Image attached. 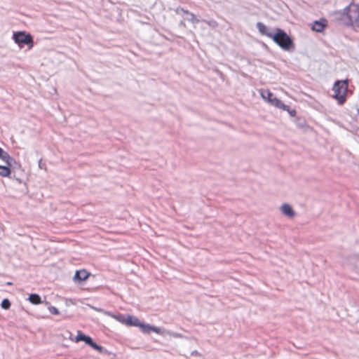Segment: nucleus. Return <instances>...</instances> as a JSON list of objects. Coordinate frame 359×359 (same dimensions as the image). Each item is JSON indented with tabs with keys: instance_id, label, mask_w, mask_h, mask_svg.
Returning a JSON list of instances; mask_svg holds the SVG:
<instances>
[{
	"instance_id": "f257e3e1",
	"label": "nucleus",
	"mask_w": 359,
	"mask_h": 359,
	"mask_svg": "<svg viewBox=\"0 0 359 359\" xmlns=\"http://www.w3.org/2000/svg\"><path fill=\"white\" fill-rule=\"evenodd\" d=\"M336 15L337 20L342 23L353 27L359 16V6L351 4L342 11L337 12Z\"/></svg>"
},
{
	"instance_id": "f03ea898",
	"label": "nucleus",
	"mask_w": 359,
	"mask_h": 359,
	"mask_svg": "<svg viewBox=\"0 0 359 359\" xmlns=\"http://www.w3.org/2000/svg\"><path fill=\"white\" fill-rule=\"evenodd\" d=\"M271 39L284 50H290L294 47L292 39L280 28H276Z\"/></svg>"
},
{
	"instance_id": "7ed1b4c3",
	"label": "nucleus",
	"mask_w": 359,
	"mask_h": 359,
	"mask_svg": "<svg viewBox=\"0 0 359 359\" xmlns=\"http://www.w3.org/2000/svg\"><path fill=\"white\" fill-rule=\"evenodd\" d=\"M348 88V79L337 80L334 82L332 88V90L334 94L333 98H334L339 105H342L346 101V93Z\"/></svg>"
},
{
	"instance_id": "20e7f679",
	"label": "nucleus",
	"mask_w": 359,
	"mask_h": 359,
	"mask_svg": "<svg viewBox=\"0 0 359 359\" xmlns=\"http://www.w3.org/2000/svg\"><path fill=\"white\" fill-rule=\"evenodd\" d=\"M0 159H1L6 165H1L0 170V176L10 177L11 174V168L13 163L17 164V161L11 157L8 152L0 147Z\"/></svg>"
},
{
	"instance_id": "39448f33",
	"label": "nucleus",
	"mask_w": 359,
	"mask_h": 359,
	"mask_svg": "<svg viewBox=\"0 0 359 359\" xmlns=\"http://www.w3.org/2000/svg\"><path fill=\"white\" fill-rule=\"evenodd\" d=\"M13 39L20 48L27 46L30 49L34 46V40L32 36L24 31L13 32Z\"/></svg>"
},
{
	"instance_id": "423d86ee",
	"label": "nucleus",
	"mask_w": 359,
	"mask_h": 359,
	"mask_svg": "<svg viewBox=\"0 0 359 359\" xmlns=\"http://www.w3.org/2000/svg\"><path fill=\"white\" fill-rule=\"evenodd\" d=\"M141 331L145 334H150L151 332H154L157 334H160L161 332V328L153 325H150L149 324H144L143 323H140V327Z\"/></svg>"
},
{
	"instance_id": "0eeeda50",
	"label": "nucleus",
	"mask_w": 359,
	"mask_h": 359,
	"mask_svg": "<svg viewBox=\"0 0 359 359\" xmlns=\"http://www.w3.org/2000/svg\"><path fill=\"white\" fill-rule=\"evenodd\" d=\"M175 12L177 14H180L181 12L184 14H187V17L185 18L184 19L189 22H191L192 23L196 24L199 22V20L196 18V15L194 13L189 12L187 10L184 9L183 8H181V7L177 8V9L175 10Z\"/></svg>"
},
{
	"instance_id": "6e6552de",
	"label": "nucleus",
	"mask_w": 359,
	"mask_h": 359,
	"mask_svg": "<svg viewBox=\"0 0 359 359\" xmlns=\"http://www.w3.org/2000/svg\"><path fill=\"white\" fill-rule=\"evenodd\" d=\"M89 276L90 273L86 270H78L76 271L73 279L75 282L81 283L86 280Z\"/></svg>"
},
{
	"instance_id": "1a4fd4ad",
	"label": "nucleus",
	"mask_w": 359,
	"mask_h": 359,
	"mask_svg": "<svg viewBox=\"0 0 359 359\" xmlns=\"http://www.w3.org/2000/svg\"><path fill=\"white\" fill-rule=\"evenodd\" d=\"M327 26V21L325 19L316 20L313 22L311 29L316 32H321Z\"/></svg>"
},
{
	"instance_id": "9d476101",
	"label": "nucleus",
	"mask_w": 359,
	"mask_h": 359,
	"mask_svg": "<svg viewBox=\"0 0 359 359\" xmlns=\"http://www.w3.org/2000/svg\"><path fill=\"white\" fill-rule=\"evenodd\" d=\"M256 27L261 34L265 35L271 39L274 32L270 31L264 23L258 22Z\"/></svg>"
},
{
	"instance_id": "9b49d317",
	"label": "nucleus",
	"mask_w": 359,
	"mask_h": 359,
	"mask_svg": "<svg viewBox=\"0 0 359 359\" xmlns=\"http://www.w3.org/2000/svg\"><path fill=\"white\" fill-rule=\"evenodd\" d=\"M280 210L283 215H285L289 217H292L295 215V212L292 209V206L289 204L284 203L281 206Z\"/></svg>"
},
{
	"instance_id": "f8f14e48",
	"label": "nucleus",
	"mask_w": 359,
	"mask_h": 359,
	"mask_svg": "<svg viewBox=\"0 0 359 359\" xmlns=\"http://www.w3.org/2000/svg\"><path fill=\"white\" fill-rule=\"evenodd\" d=\"M140 323L141 322L137 317L128 315V318H126V325H127L128 326L140 327Z\"/></svg>"
},
{
	"instance_id": "ddd939ff",
	"label": "nucleus",
	"mask_w": 359,
	"mask_h": 359,
	"mask_svg": "<svg viewBox=\"0 0 359 359\" xmlns=\"http://www.w3.org/2000/svg\"><path fill=\"white\" fill-rule=\"evenodd\" d=\"M92 338L90 336H88L85 334H83L81 331H78L77 336L76 337V341H84L87 345H88L91 342Z\"/></svg>"
},
{
	"instance_id": "4468645a",
	"label": "nucleus",
	"mask_w": 359,
	"mask_h": 359,
	"mask_svg": "<svg viewBox=\"0 0 359 359\" xmlns=\"http://www.w3.org/2000/svg\"><path fill=\"white\" fill-rule=\"evenodd\" d=\"M272 105L279 108V109H284L285 107V104H284L280 100L278 99L276 97H273L271 100L269 102Z\"/></svg>"
},
{
	"instance_id": "2eb2a0df",
	"label": "nucleus",
	"mask_w": 359,
	"mask_h": 359,
	"mask_svg": "<svg viewBox=\"0 0 359 359\" xmlns=\"http://www.w3.org/2000/svg\"><path fill=\"white\" fill-rule=\"evenodd\" d=\"M28 299L33 304H39L42 302L41 297L36 293L29 294Z\"/></svg>"
},
{
	"instance_id": "dca6fc26",
	"label": "nucleus",
	"mask_w": 359,
	"mask_h": 359,
	"mask_svg": "<svg viewBox=\"0 0 359 359\" xmlns=\"http://www.w3.org/2000/svg\"><path fill=\"white\" fill-rule=\"evenodd\" d=\"M88 346H90L92 348L99 351V353H104L107 352V350L103 346L97 344L93 339L91 340V342L88 344Z\"/></svg>"
},
{
	"instance_id": "f3484780",
	"label": "nucleus",
	"mask_w": 359,
	"mask_h": 359,
	"mask_svg": "<svg viewBox=\"0 0 359 359\" xmlns=\"http://www.w3.org/2000/svg\"><path fill=\"white\" fill-rule=\"evenodd\" d=\"M348 262L352 265L356 270L359 271V257L353 256L348 259Z\"/></svg>"
},
{
	"instance_id": "a211bd4d",
	"label": "nucleus",
	"mask_w": 359,
	"mask_h": 359,
	"mask_svg": "<svg viewBox=\"0 0 359 359\" xmlns=\"http://www.w3.org/2000/svg\"><path fill=\"white\" fill-rule=\"evenodd\" d=\"M11 303L8 299H4L1 301V306L3 309L8 310L10 309Z\"/></svg>"
},
{
	"instance_id": "6ab92c4d",
	"label": "nucleus",
	"mask_w": 359,
	"mask_h": 359,
	"mask_svg": "<svg viewBox=\"0 0 359 359\" xmlns=\"http://www.w3.org/2000/svg\"><path fill=\"white\" fill-rule=\"evenodd\" d=\"M262 97L264 99H267L268 102H269L270 100H271L272 97H273V94L271 93L269 90H264L262 92Z\"/></svg>"
},
{
	"instance_id": "aec40b11",
	"label": "nucleus",
	"mask_w": 359,
	"mask_h": 359,
	"mask_svg": "<svg viewBox=\"0 0 359 359\" xmlns=\"http://www.w3.org/2000/svg\"><path fill=\"white\" fill-rule=\"evenodd\" d=\"M126 318H128V315L119 314L116 316V319L123 324H126Z\"/></svg>"
},
{
	"instance_id": "412c9836",
	"label": "nucleus",
	"mask_w": 359,
	"mask_h": 359,
	"mask_svg": "<svg viewBox=\"0 0 359 359\" xmlns=\"http://www.w3.org/2000/svg\"><path fill=\"white\" fill-rule=\"evenodd\" d=\"M285 107L284 109H283L285 111H287L291 116H294L296 115V110L290 109V106L285 104Z\"/></svg>"
},
{
	"instance_id": "4be33fe9",
	"label": "nucleus",
	"mask_w": 359,
	"mask_h": 359,
	"mask_svg": "<svg viewBox=\"0 0 359 359\" xmlns=\"http://www.w3.org/2000/svg\"><path fill=\"white\" fill-rule=\"evenodd\" d=\"M48 309L50 313L53 315H58L60 313L58 309L53 306L50 305L48 306Z\"/></svg>"
},
{
	"instance_id": "5701e85b",
	"label": "nucleus",
	"mask_w": 359,
	"mask_h": 359,
	"mask_svg": "<svg viewBox=\"0 0 359 359\" xmlns=\"http://www.w3.org/2000/svg\"><path fill=\"white\" fill-rule=\"evenodd\" d=\"M297 126L300 128H304V127H307L306 123L304 120L298 119L297 121Z\"/></svg>"
},
{
	"instance_id": "b1692460",
	"label": "nucleus",
	"mask_w": 359,
	"mask_h": 359,
	"mask_svg": "<svg viewBox=\"0 0 359 359\" xmlns=\"http://www.w3.org/2000/svg\"><path fill=\"white\" fill-rule=\"evenodd\" d=\"M206 23H208L210 26L215 27L217 25V23L215 20H210V21H205Z\"/></svg>"
},
{
	"instance_id": "393cba45",
	"label": "nucleus",
	"mask_w": 359,
	"mask_h": 359,
	"mask_svg": "<svg viewBox=\"0 0 359 359\" xmlns=\"http://www.w3.org/2000/svg\"><path fill=\"white\" fill-rule=\"evenodd\" d=\"M18 168H20V165L18 163H17V164L13 163V167L11 168V170H14Z\"/></svg>"
},
{
	"instance_id": "a878e982",
	"label": "nucleus",
	"mask_w": 359,
	"mask_h": 359,
	"mask_svg": "<svg viewBox=\"0 0 359 359\" xmlns=\"http://www.w3.org/2000/svg\"><path fill=\"white\" fill-rule=\"evenodd\" d=\"M191 355H198V352H197L196 351H193V352L191 353Z\"/></svg>"
}]
</instances>
